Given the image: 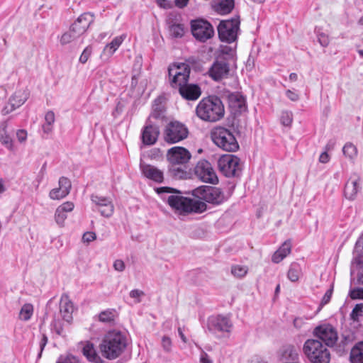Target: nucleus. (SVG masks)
<instances>
[{"instance_id": "obj_1", "label": "nucleus", "mask_w": 363, "mask_h": 363, "mask_svg": "<svg viewBox=\"0 0 363 363\" xmlns=\"http://www.w3.org/2000/svg\"><path fill=\"white\" fill-rule=\"evenodd\" d=\"M196 116L203 121L217 122L225 115V107L221 99L214 95L203 98L196 107Z\"/></svg>"}, {"instance_id": "obj_2", "label": "nucleus", "mask_w": 363, "mask_h": 363, "mask_svg": "<svg viewBox=\"0 0 363 363\" xmlns=\"http://www.w3.org/2000/svg\"><path fill=\"white\" fill-rule=\"evenodd\" d=\"M127 346L126 336L121 331H109L99 345L101 355L107 359H115L125 350Z\"/></svg>"}, {"instance_id": "obj_3", "label": "nucleus", "mask_w": 363, "mask_h": 363, "mask_svg": "<svg viewBox=\"0 0 363 363\" xmlns=\"http://www.w3.org/2000/svg\"><path fill=\"white\" fill-rule=\"evenodd\" d=\"M169 206L180 213H201L207 210V205L203 201L187 198L179 194L169 196L166 200Z\"/></svg>"}, {"instance_id": "obj_4", "label": "nucleus", "mask_w": 363, "mask_h": 363, "mask_svg": "<svg viewBox=\"0 0 363 363\" xmlns=\"http://www.w3.org/2000/svg\"><path fill=\"white\" fill-rule=\"evenodd\" d=\"M213 142L219 148L226 152H236L239 144L233 132L223 126H216L211 132Z\"/></svg>"}, {"instance_id": "obj_5", "label": "nucleus", "mask_w": 363, "mask_h": 363, "mask_svg": "<svg viewBox=\"0 0 363 363\" xmlns=\"http://www.w3.org/2000/svg\"><path fill=\"white\" fill-rule=\"evenodd\" d=\"M303 350L304 354L312 363L330 362V352L318 340H307L304 343Z\"/></svg>"}, {"instance_id": "obj_6", "label": "nucleus", "mask_w": 363, "mask_h": 363, "mask_svg": "<svg viewBox=\"0 0 363 363\" xmlns=\"http://www.w3.org/2000/svg\"><path fill=\"white\" fill-rule=\"evenodd\" d=\"M192 194L198 201L213 206H219L225 201L223 191L220 188L212 186H200L193 190Z\"/></svg>"}, {"instance_id": "obj_7", "label": "nucleus", "mask_w": 363, "mask_h": 363, "mask_svg": "<svg viewBox=\"0 0 363 363\" xmlns=\"http://www.w3.org/2000/svg\"><path fill=\"white\" fill-rule=\"evenodd\" d=\"M191 68L186 63L174 64L168 68V74L170 86L174 89L186 85L189 79Z\"/></svg>"}, {"instance_id": "obj_8", "label": "nucleus", "mask_w": 363, "mask_h": 363, "mask_svg": "<svg viewBox=\"0 0 363 363\" xmlns=\"http://www.w3.org/2000/svg\"><path fill=\"white\" fill-rule=\"evenodd\" d=\"M233 323L229 315H215L208 317L207 328L212 334L220 336L230 334L233 330Z\"/></svg>"}, {"instance_id": "obj_9", "label": "nucleus", "mask_w": 363, "mask_h": 363, "mask_svg": "<svg viewBox=\"0 0 363 363\" xmlns=\"http://www.w3.org/2000/svg\"><path fill=\"white\" fill-rule=\"evenodd\" d=\"M238 16L221 21L218 26V38L222 42L231 43L236 40L240 27Z\"/></svg>"}, {"instance_id": "obj_10", "label": "nucleus", "mask_w": 363, "mask_h": 363, "mask_svg": "<svg viewBox=\"0 0 363 363\" xmlns=\"http://www.w3.org/2000/svg\"><path fill=\"white\" fill-rule=\"evenodd\" d=\"M189 130L186 126L177 121L169 122L163 132L164 140L169 144L179 143L187 138Z\"/></svg>"}, {"instance_id": "obj_11", "label": "nucleus", "mask_w": 363, "mask_h": 363, "mask_svg": "<svg viewBox=\"0 0 363 363\" xmlns=\"http://www.w3.org/2000/svg\"><path fill=\"white\" fill-rule=\"evenodd\" d=\"M191 30L193 36L202 43L206 42L214 35L213 26L208 21L201 18L191 21Z\"/></svg>"}, {"instance_id": "obj_12", "label": "nucleus", "mask_w": 363, "mask_h": 363, "mask_svg": "<svg viewBox=\"0 0 363 363\" xmlns=\"http://www.w3.org/2000/svg\"><path fill=\"white\" fill-rule=\"evenodd\" d=\"M218 166L220 172L226 177H237L241 172L240 159L233 155L220 157Z\"/></svg>"}, {"instance_id": "obj_13", "label": "nucleus", "mask_w": 363, "mask_h": 363, "mask_svg": "<svg viewBox=\"0 0 363 363\" xmlns=\"http://www.w3.org/2000/svg\"><path fill=\"white\" fill-rule=\"evenodd\" d=\"M196 177L204 183L216 184L218 182V177L211 165L206 160H199L194 169Z\"/></svg>"}, {"instance_id": "obj_14", "label": "nucleus", "mask_w": 363, "mask_h": 363, "mask_svg": "<svg viewBox=\"0 0 363 363\" xmlns=\"http://www.w3.org/2000/svg\"><path fill=\"white\" fill-rule=\"evenodd\" d=\"M30 91L27 88L17 89L9 98L7 104L2 108L1 113L8 115L21 106L29 98Z\"/></svg>"}, {"instance_id": "obj_15", "label": "nucleus", "mask_w": 363, "mask_h": 363, "mask_svg": "<svg viewBox=\"0 0 363 363\" xmlns=\"http://www.w3.org/2000/svg\"><path fill=\"white\" fill-rule=\"evenodd\" d=\"M313 334L328 347L335 345L338 339L336 329L330 324L317 326L314 329Z\"/></svg>"}, {"instance_id": "obj_16", "label": "nucleus", "mask_w": 363, "mask_h": 363, "mask_svg": "<svg viewBox=\"0 0 363 363\" xmlns=\"http://www.w3.org/2000/svg\"><path fill=\"white\" fill-rule=\"evenodd\" d=\"M230 72V65L225 58H217L208 70L209 76L216 82L227 78Z\"/></svg>"}, {"instance_id": "obj_17", "label": "nucleus", "mask_w": 363, "mask_h": 363, "mask_svg": "<svg viewBox=\"0 0 363 363\" xmlns=\"http://www.w3.org/2000/svg\"><path fill=\"white\" fill-rule=\"evenodd\" d=\"M191 157L190 152L183 147H173L167 153L169 164L185 165Z\"/></svg>"}, {"instance_id": "obj_18", "label": "nucleus", "mask_w": 363, "mask_h": 363, "mask_svg": "<svg viewBox=\"0 0 363 363\" xmlns=\"http://www.w3.org/2000/svg\"><path fill=\"white\" fill-rule=\"evenodd\" d=\"M160 128L158 125L152 124L147 121L145 125L143 128L140 134L142 143L145 146H151L156 143L160 135Z\"/></svg>"}, {"instance_id": "obj_19", "label": "nucleus", "mask_w": 363, "mask_h": 363, "mask_svg": "<svg viewBox=\"0 0 363 363\" xmlns=\"http://www.w3.org/2000/svg\"><path fill=\"white\" fill-rule=\"evenodd\" d=\"M91 200L95 204L96 209L100 212L102 216L108 218L113 215L114 206L110 198L92 194Z\"/></svg>"}, {"instance_id": "obj_20", "label": "nucleus", "mask_w": 363, "mask_h": 363, "mask_svg": "<svg viewBox=\"0 0 363 363\" xmlns=\"http://www.w3.org/2000/svg\"><path fill=\"white\" fill-rule=\"evenodd\" d=\"M58 183L59 187L53 189L50 191L49 196L51 199H62L66 197L70 192L72 184L67 177H61Z\"/></svg>"}, {"instance_id": "obj_21", "label": "nucleus", "mask_w": 363, "mask_h": 363, "mask_svg": "<svg viewBox=\"0 0 363 363\" xmlns=\"http://www.w3.org/2000/svg\"><path fill=\"white\" fill-rule=\"evenodd\" d=\"M179 94L182 97L188 101H196L201 95L200 86L195 84H186L179 87Z\"/></svg>"}, {"instance_id": "obj_22", "label": "nucleus", "mask_w": 363, "mask_h": 363, "mask_svg": "<svg viewBox=\"0 0 363 363\" xmlns=\"http://www.w3.org/2000/svg\"><path fill=\"white\" fill-rule=\"evenodd\" d=\"M94 22V16L89 13H84L72 24V28L81 36Z\"/></svg>"}, {"instance_id": "obj_23", "label": "nucleus", "mask_w": 363, "mask_h": 363, "mask_svg": "<svg viewBox=\"0 0 363 363\" xmlns=\"http://www.w3.org/2000/svg\"><path fill=\"white\" fill-rule=\"evenodd\" d=\"M140 170L143 174L147 179L152 180L157 183H162L164 180V174L162 171L158 168L147 164L140 163Z\"/></svg>"}, {"instance_id": "obj_24", "label": "nucleus", "mask_w": 363, "mask_h": 363, "mask_svg": "<svg viewBox=\"0 0 363 363\" xmlns=\"http://www.w3.org/2000/svg\"><path fill=\"white\" fill-rule=\"evenodd\" d=\"M361 189L360 179L358 177H350L345 185V196L349 200H354Z\"/></svg>"}, {"instance_id": "obj_25", "label": "nucleus", "mask_w": 363, "mask_h": 363, "mask_svg": "<svg viewBox=\"0 0 363 363\" xmlns=\"http://www.w3.org/2000/svg\"><path fill=\"white\" fill-rule=\"evenodd\" d=\"M60 311L62 318L67 322H69L72 319L74 306L67 294H63L61 296L60 302Z\"/></svg>"}, {"instance_id": "obj_26", "label": "nucleus", "mask_w": 363, "mask_h": 363, "mask_svg": "<svg viewBox=\"0 0 363 363\" xmlns=\"http://www.w3.org/2000/svg\"><path fill=\"white\" fill-rule=\"evenodd\" d=\"M8 121H3L0 124V143L8 150H13V140L8 132Z\"/></svg>"}, {"instance_id": "obj_27", "label": "nucleus", "mask_w": 363, "mask_h": 363, "mask_svg": "<svg viewBox=\"0 0 363 363\" xmlns=\"http://www.w3.org/2000/svg\"><path fill=\"white\" fill-rule=\"evenodd\" d=\"M291 247L292 245L291 240H286L273 254L272 261L276 264L281 262L288 255L291 253Z\"/></svg>"}, {"instance_id": "obj_28", "label": "nucleus", "mask_w": 363, "mask_h": 363, "mask_svg": "<svg viewBox=\"0 0 363 363\" xmlns=\"http://www.w3.org/2000/svg\"><path fill=\"white\" fill-rule=\"evenodd\" d=\"M82 352L86 359L90 362L103 363V360L98 354L94 345L90 342H87L84 345Z\"/></svg>"}, {"instance_id": "obj_29", "label": "nucleus", "mask_w": 363, "mask_h": 363, "mask_svg": "<svg viewBox=\"0 0 363 363\" xmlns=\"http://www.w3.org/2000/svg\"><path fill=\"white\" fill-rule=\"evenodd\" d=\"M234 0H214L213 9L219 14L229 13L234 8Z\"/></svg>"}, {"instance_id": "obj_30", "label": "nucleus", "mask_w": 363, "mask_h": 363, "mask_svg": "<svg viewBox=\"0 0 363 363\" xmlns=\"http://www.w3.org/2000/svg\"><path fill=\"white\" fill-rule=\"evenodd\" d=\"M229 106L235 111H242L245 106L244 97L238 92L229 93L228 95Z\"/></svg>"}, {"instance_id": "obj_31", "label": "nucleus", "mask_w": 363, "mask_h": 363, "mask_svg": "<svg viewBox=\"0 0 363 363\" xmlns=\"http://www.w3.org/2000/svg\"><path fill=\"white\" fill-rule=\"evenodd\" d=\"M350 361L352 363H363V342L357 343L352 348Z\"/></svg>"}, {"instance_id": "obj_32", "label": "nucleus", "mask_w": 363, "mask_h": 363, "mask_svg": "<svg viewBox=\"0 0 363 363\" xmlns=\"http://www.w3.org/2000/svg\"><path fill=\"white\" fill-rule=\"evenodd\" d=\"M302 274V268L300 264L298 262H292L288 270L287 277L288 279L292 281L296 282L298 281L300 277Z\"/></svg>"}, {"instance_id": "obj_33", "label": "nucleus", "mask_w": 363, "mask_h": 363, "mask_svg": "<svg viewBox=\"0 0 363 363\" xmlns=\"http://www.w3.org/2000/svg\"><path fill=\"white\" fill-rule=\"evenodd\" d=\"M185 165L169 164V171L171 176L176 179L186 178L187 172L184 168Z\"/></svg>"}, {"instance_id": "obj_34", "label": "nucleus", "mask_w": 363, "mask_h": 363, "mask_svg": "<svg viewBox=\"0 0 363 363\" xmlns=\"http://www.w3.org/2000/svg\"><path fill=\"white\" fill-rule=\"evenodd\" d=\"M55 116L52 111H49L45 116V123L43 125V130L45 133L49 134L52 130V125L55 123Z\"/></svg>"}, {"instance_id": "obj_35", "label": "nucleus", "mask_w": 363, "mask_h": 363, "mask_svg": "<svg viewBox=\"0 0 363 363\" xmlns=\"http://www.w3.org/2000/svg\"><path fill=\"white\" fill-rule=\"evenodd\" d=\"M235 46L233 48L228 45L220 46V50L222 55L218 58H225L226 59V62L228 60L234 61L235 57Z\"/></svg>"}, {"instance_id": "obj_36", "label": "nucleus", "mask_w": 363, "mask_h": 363, "mask_svg": "<svg viewBox=\"0 0 363 363\" xmlns=\"http://www.w3.org/2000/svg\"><path fill=\"white\" fill-rule=\"evenodd\" d=\"M33 314V306L31 303H25L19 312V318L23 321L29 320Z\"/></svg>"}, {"instance_id": "obj_37", "label": "nucleus", "mask_w": 363, "mask_h": 363, "mask_svg": "<svg viewBox=\"0 0 363 363\" xmlns=\"http://www.w3.org/2000/svg\"><path fill=\"white\" fill-rule=\"evenodd\" d=\"M80 37L79 34H78L74 29L70 26L68 31L65 32L60 38V43L62 45L68 44L76 39Z\"/></svg>"}, {"instance_id": "obj_38", "label": "nucleus", "mask_w": 363, "mask_h": 363, "mask_svg": "<svg viewBox=\"0 0 363 363\" xmlns=\"http://www.w3.org/2000/svg\"><path fill=\"white\" fill-rule=\"evenodd\" d=\"M169 30L171 36L176 38L183 37L185 33L184 26L182 23H172Z\"/></svg>"}, {"instance_id": "obj_39", "label": "nucleus", "mask_w": 363, "mask_h": 363, "mask_svg": "<svg viewBox=\"0 0 363 363\" xmlns=\"http://www.w3.org/2000/svg\"><path fill=\"white\" fill-rule=\"evenodd\" d=\"M126 35H121L119 36H116L113 39V40L107 44L105 47L104 50L109 49L110 53L113 54L116 50L120 47V45L122 44L123 40H125Z\"/></svg>"}, {"instance_id": "obj_40", "label": "nucleus", "mask_w": 363, "mask_h": 363, "mask_svg": "<svg viewBox=\"0 0 363 363\" xmlns=\"http://www.w3.org/2000/svg\"><path fill=\"white\" fill-rule=\"evenodd\" d=\"M354 254V262L357 264H363V240L356 242Z\"/></svg>"}, {"instance_id": "obj_41", "label": "nucleus", "mask_w": 363, "mask_h": 363, "mask_svg": "<svg viewBox=\"0 0 363 363\" xmlns=\"http://www.w3.org/2000/svg\"><path fill=\"white\" fill-rule=\"evenodd\" d=\"M342 152L344 155L350 160H354L357 155L356 147L350 143H347L344 145Z\"/></svg>"}, {"instance_id": "obj_42", "label": "nucleus", "mask_w": 363, "mask_h": 363, "mask_svg": "<svg viewBox=\"0 0 363 363\" xmlns=\"http://www.w3.org/2000/svg\"><path fill=\"white\" fill-rule=\"evenodd\" d=\"M280 123L285 127L290 128L293 123V113L289 111H283L280 116Z\"/></svg>"}, {"instance_id": "obj_43", "label": "nucleus", "mask_w": 363, "mask_h": 363, "mask_svg": "<svg viewBox=\"0 0 363 363\" xmlns=\"http://www.w3.org/2000/svg\"><path fill=\"white\" fill-rule=\"evenodd\" d=\"M363 315V303L355 305L350 313V318L354 321H358L359 318Z\"/></svg>"}, {"instance_id": "obj_44", "label": "nucleus", "mask_w": 363, "mask_h": 363, "mask_svg": "<svg viewBox=\"0 0 363 363\" xmlns=\"http://www.w3.org/2000/svg\"><path fill=\"white\" fill-rule=\"evenodd\" d=\"M99 320L102 323H111L114 320V313L111 310H106L100 313Z\"/></svg>"}, {"instance_id": "obj_45", "label": "nucleus", "mask_w": 363, "mask_h": 363, "mask_svg": "<svg viewBox=\"0 0 363 363\" xmlns=\"http://www.w3.org/2000/svg\"><path fill=\"white\" fill-rule=\"evenodd\" d=\"M57 363H82L79 358L72 354H67L66 356L61 355Z\"/></svg>"}, {"instance_id": "obj_46", "label": "nucleus", "mask_w": 363, "mask_h": 363, "mask_svg": "<svg viewBox=\"0 0 363 363\" xmlns=\"http://www.w3.org/2000/svg\"><path fill=\"white\" fill-rule=\"evenodd\" d=\"M55 218L56 223L59 225L62 226L65 219L67 218V213L63 212L62 208H59L57 207L55 213Z\"/></svg>"}, {"instance_id": "obj_47", "label": "nucleus", "mask_w": 363, "mask_h": 363, "mask_svg": "<svg viewBox=\"0 0 363 363\" xmlns=\"http://www.w3.org/2000/svg\"><path fill=\"white\" fill-rule=\"evenodd\" d=\"M231 272L235 277H242L247 274V269L245 267L236 265L232 267Z\"/></svg>"}, {"instance_id": "obj_48", "label": "nucleus", "mask_w": 363, "mask_h": 363, "mask_svg": "<svg viewBox=\"0 0 363 363\" xmlns=\"http://www.w3.org/2000/svg\"><path fill=\"white\" fill-rule=\"evenodd\" d=\"M92 50L93 49L91 45L86 47L79 57V62L85 64L91 56Z\"/></svg>"}, {"instance_id": "obj_49", "label": "nucleus", "mask_w": 363, "mask_h": 363, "mask_svg": "<svg viewBox=\"0 0 363 363\" xmlns=\"http://www.w3.org/2000/svg\"><path fill=\"white\" fill-rule=\"evenodd\" d=\"M333 286L332 285L330 286V288L329 289H328L326 291V292L325 293V294L321 300V302H320L321 306L326 305L327 303H328L330 302L332 295H333Z\"/></svg>"}, {"instance_id": "obj_50", "label": "nucleus", "mask_w": 363, "mask_h": 363, "mask_svg": "<svg viewBox=\"0 0 363 363\" xmlns=\"http://www.w3.org/2000/svg\"><path fill=\"white\" fill-rule=\"evenodd\" d=\"M352 299H363V288H356L350 291Z\"/></svg>"}, {"instance_id": "obj_51", "label": "nucleus", "mask_w": 363, "mask_h": 363, "mask_svg": "<svg viewBox=\"0 0 363 363\" xmlns=\"http://www.w3.org/2000/svg\"><path fill=\"white\" fill-rule=\"evenodd\" d=\"M52 328L58 335H61L63 332V328L60 320H54L52 323Z\"/></svg>"}, {"instance_id": "obj_52", "label": "nucleus", "mask_w": 363, "mask_h": 363, "mask_svg": "<svg viewBox=\"0 0 363 363\" xmlns=\"http://www.w3.org/2000/svg\"><path fill=\"white\" fill-rule=\"evenodd\" d=\"M318 40L323 47H327L329 44V38L323 33L318 34Z\"/></svg>"}, {"instance_id": "obj_53", "label": "nucleus", "mask_w": 363, "mask_h": 363, "mask_svg": "<svg viewBox=\"0 0 363 363\" xmlns=\"http://www.w3.org/2000/svg\"><path fill=\"white\" fill-rule=\"evenodd\" d=\"M156 191L158 194H162L164 193H180L176 189L168 187V186H162L156 189Z\"/></svg>"}, {"instance_id": "obj_54", "label": "nucleus", "mask_w": 363, "mask_h": 363, "mask_svg": "<svg viewBox=\"0 0 363 363\" xmlns=\"http://www.w3.org/2000/svg\"><path fill=\"white\" fill-rule=\"evenodd\" d=\"M96 235L94 232H86L82 236V240L87 243L96 240Z\"/></svg>"}, {"instance_id": "obj_55", "label": "nucleus", "mask_w": 363, "mask_h": 363, "mask_svg": "<svg viewBox=\"0 0 363 363\" xmlns=\"http://www.w3.org/2000/svg\"><path fill=\"white\" fill-rule=\"evenodd\" d=\"M144 296V292L139 289H133L130 292V296L133 298H136L137 303L140 302V298Z\"/></svg>"}, {"instance_id": "obj_56", "label": "nucleus", "mask_w": 363, "mask_h": 363, "mask_svg": "<svg viewBox=\"0 0 363 363\" xmlns=\"http://www.w3.org/2000/svg\"><path fill=\"white\" fill-rule=\"evenodd\" d=\"M58 208H62V211L63 212H65V213L70 212L74 208V203L72 202L67 201V202L63 203L60 206H58Z\"/></svg>"}, {"instance_id": "obj_57", "label": "nucleus", "mask_w": 363, "mask_h": 363, "mask_svg": "<svg viewBox=\"0 0 363 363\" xmlns=\"http://www.w3.org/2000/svg\"><path fill=\"white\" fill-rule=\"evenodd\" d=\"M16 137L20 143L25 142L27 139V131L24 129L18 130Z\"/></svg>"}, {"instance_id": "obj_58", "label": "nucleus", "mask_w": 363, "mask_h": 363, "mask_svg": "<svg viewBox=\"0 0 363 363\" xmlns=\"http://www.w3.org/2000/svg\"><path fill=\"white\" fill-rule=\"evenodd\" d=\"M125 263L121 259H116L113 262V268L116 271L123 272L125 269Z\"/></svg>"}, {"instance_id": "obj_59", "label": "nucleus", "mask_w": 363, "mask_h": 363, "mask_svg": "<svg viewBox=\"0 0 363 363\" xmlns=\"http://www.w3.org/2000/svg\"><path fill=\"white\" fill-rule=\"evenodd\" d=\"M162 347L163 348L169 352L170 350V348H171V345H172V342H171V340L169 337H162Z\"/></svg>"}, {"instance_id": "obj_60", "label": "nucleus", "mask_w": 363, "mask_h": 363, "mask_svg": "<svg viewBox=\"0 0 363 363\" xmlns=\"http://www.w3.org/2000/svg\"><path fill=\"white\" fill-rule=\"evenodd\" d=\"M286 353H289V356L293 359L295 360L298 358V354L297 352V350L294 347H289L286 350Z\"/></svg>"}, {"instance_id": "obj_61", "label": "nucleus", "mask_w": 363, "mask_h": 363, "mask_svg": "<svg viewBox=\"0 0 363 363\" xmlns=\"http://www.w3.org/2000/svg\"><path fill=\"white\" fill-rule=\"evenodd\" d=\"M48 337L46 336L45 334H43L42 336L41 340H40V350L38 355V358L41 357L42 352H43L46 344L48 343Z\"/></svg>"}, {"instance_id": "obj_62", "label": "nucleus", "mask_w": 363, "mask_h": 363, "mask_svg": "<svg viewBox=\"0 0 363 363\" xmlns=\"http://www.w3.org/2000/svg\"><path fill=\"white\" fill-rule=\"evenodd\" d=\"M200 362L201 363H213L212 359L210 358V357L208 355V354L203 351H202L201 353Z\"/></svg>"}, {"instance_id": "obj_63", "label": "nucleus", "mask_w": 363, "mask_h": 363, "mask_svg": "<svg viewBox=\"0 0 363 363\" xmlns=\"http://www.w3.org/2000/svg\"><path fill=\"white\" fill-rule=\"evenodd\" d=\"M140 75V72H137L136 74H133L130 84L131 88L135 89L137 86Z\"/></svg>"}, {"instance_id": "obj_64", "label": "nucleus", "mask_w": 363, "mask_h": 363, "mask_svg": "<svg viewBox=\"0 0 363 363\" xmlns=\"http://www.w3.org/2000/svg\"><path fill=\"white\" fill-rule=\"evenodd\" d=\"M286 94L292 101H296L298 99V94L293 91L287 90Z\"/></svg>"}]
</instances>
